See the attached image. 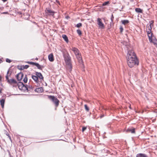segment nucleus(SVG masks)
<instances>
[{
	"mask_svg": "<svg viewBox=\"0 0 157 157\" xmlns=\"http://www.w3.org/2000/svg\"><path fill=\"white\" fill-rule=\"evenodd\" d=\"M127 58V64L129 67H132L135 65H138V60L133 50L128 51Z\"/></svg>",
	"mask_w": 157,
	"mask_h": 157,
	"instance_id": "obj_1",
	"label": "nucleus"
},
{
	"mask_svg": "<svg viewBox=\"0 0 157 157\" xmlns=\"http://www.w3.org/2000/svg\"><path fill=\"white\" fill-rule=\"evenodd\" d=\"M63 56L66 64L70 66L71 68H72V66L70 62L71 58L69 54L67 52L63 53Z\"/></svg>",
	"mask_w": 157,
	"mask_h": 157,
	"instance_id": "obj_2",
	"label": "nucleus"
},
{
	"mask_svg": "<svg viewBox=\"0 0 157 157\" xmlns=\"http://www.w3.org/2000/svg\"><path fill=\"white\" fill-rule=\"evenodd\" d=\"M48 98L53 102L56 107L58 106L59 105V101L57 98L53 96L48 95Z\"/></svg>",
	"mask_w": 157,
	"mask_h": 157,
	"instance_id": "obj_3",
	"label": "nucleus"
},
{
	"mask_svg": "<svg viewBox=\"0 0 157 157\" xmlns=\"http://www.w3.org/2000/svg\"><path fill=\"white\" fill-rule=\"evenodd\" d=\"M35 75L38 78H39L40 80V82H42L44 80V77L41 73L36 72Z\"/></svg>",
	"mask_w": 157,
	"mask_h": 157,
	"instance_id": "obj_4",
	"label": "nucleus"
},
{
	"mask_svg": "<svg viewBox=\"0 0 157 157\" xmlns=\"http://www.w3.org/2000/svg\"><path fill=\"white\" fill-rule=\"evenodd\" d=\"M98 24L99 25V27L101 29H103L104 28V25L101 22V19L98 18L97 19Z\"/></svg>",
	"mask_w": 157,
	"mask_h": 157,
	"instance_id": "obj_5",
	"label": "nucleus"
},
{
	"mask_svg": "<svg viewBox=\"0 0 157 157\" xmlns=\"http://www.w3.org/2000/svg\"><path fill=\"white\" fill-rule=\"evenodd\" d=\"M28 63L29 64L36 66V67H37L38 69L40 70H42V68L41 66L38 63L29 62H28Z\"/></svg>",
	"mask_w": 157,
	"mask_h": 157,
	"instance_id": "obj_6",
	"label": "nucleus"
},
{
	"mask_svg": "<svg viewBox=\"0 0 157 157\" xmlns=\"http://www.w3.org/2000/svg\"><path fill=\"white\" fill-rule=\"evenodd\" d=\"M23 74L22 73H18L16 76V78L18 81H21L23 76Z\"/></svg>",
	"mask_w": 157,
	"mask_h": 157,
	"instance_id": "obj_7",
	"label": "nucleus"
},
{
	"mask_svg": "<svg viewBox=\"0 0 157 157\" xmlns=\"http://www.w3.org/2000/svg\"><path fill=\"white\" fill-rule=\"evenodd\" d=\"M31 77L34 80L35 83H39V81L38 80V78H37V77L36 75H32Z\"/></svg>",
	"mask_w": 157,
	"mask_h": 157,
	"instance_id": "obj_8",
	"label": "nucleus"
},
{
	"mask_svg": "<svg viewBox=\"0 0 157 157\" xmlns=\"http://www.w3.org/2000/svg\"><path fill=\"white\" fill-rule=\"evenodd\" d=\"M71 50L74 52L75 56L78 55L79 53V51L75 47L72 48Z\"/></svg>",
	"mask_w": 157,
	"mask_h": 157,
	"instance_id": "obj_9",
	"label": "nucleus"
},
{
	"mask_svg": "<svg viewBox=\"0 0 157 157\" xmlns=\"http://www.w3.org/2000/svg\"><path fill=\"white\" fill-rule=\"evenodd\" d=\"M46 11L47 13H49L50 15L52 16H53L54 15L55 12L49 9H48L47 8Z\"/></svg>",
	"mask_w": 157,
	"mask_h": 157,
	"instance_id": "obj_10",
	"label": "nucleus"
},
{
	"mask_svg": "<svg viewBox=\"0 0 157 157\" xmlns=\"http://www.w3.org/2000/svg\"><path fill=\"white\" fill-rule=\"evenodd\" d=\"M35 91L36 92L40 93L43 91V89L42 87H40L35 89Z\"/></svg>",
	"mask_w": 157,
	"mask_h": 157,
	"instance_id": "obj_11",
	"label": "nucleus"
},
{
	"mask_svg": "<svg viewBox=\"0 0 157 157\" xmlns=\"http://www.w3.org/2000/svg\"><path fill=\"white\" fill-rule=\"evenodd\" d=\"M136 157H148V156L145 154L138 153L136 156Z\"/></svg>",
	"mask_w": 157,
	"mask_h": 157,
	"instance_id": "obj_12",
	"label": "nucleus"
},
{
	"mask_svg": "<svg viewBox=\"0 0 157 157\" xmlns=\"http://www.w3.org/2000/svg\"><path fill=\"white\" fill-rule=\"evenodd\" d=\"M8 82L11 84L13 83L17 84V82L14 79H11L8 81Z\"/></svg>",
	"mask_w": 157,
	"mask_h": 157,
	"instance_id": "obj_13",
	"label": "nucleus"
},
{
	"mask_svg": "<svg viewBox=\"0 0 157 157\" xmlns=\"http://www.w3.org/2000/svg\"><path fill=\"white\" fill-rule=\"evenodd\" d=\"M24 84L23 83L19 82L17 83V86L19 89L21 90L22 89V87L24 86Z\"/></svg>",
	"mask_w": 157,
	"mask_h": 157,
	"instance_id": "obj_14",
	"label": "nucleus"
},
{
	"mask_svg": "<svg viewBox=\"0 0 157 157\" xmlns=\"http://www.w3.org/2000/svg\"><path fill=\"white\" fill-rule=\"evenodd\" d=\"M48 58L49 60L51 62H52L54 60L53 55L52 53H51L48 55Z\"/></svg>",
	"mask_w": 157,
	"mask_h": 157,
	"instance_id": "obj_15",
	"label": "nucleus"
},
{
	"mask_svg": "<svg viewBox=\"0 0 157 157\" xmlns=\"http://www.w3.org/2000/svg\"><path fill=\"white\" fill-rule=\"evenodd\" d=\"M77 59H78L79 62L80 63L82 62V58L81 57V55L79 54L78 55H76Z\"/></svg>",
	"mask_w": 157,
	"mask_h": 157,
	"instance_id": "obj_16",
	"label": "nucleus"
},
{
	"mask_svg": "<svg viewBox=\"0 0 157 157\" xmlns=\"http://www.w3.org/2000/svg\"><path fill=\"white\" fill-rule=\"evenodd\" d=\"M62 37L67 43H68L69 41L68 38L66 35L63 34L62 35Z\"/></svg>",
	"mask_w": 157,
	"mask_h": 157,
	"instance_id": "obj_17",
	"label": "nucleus"
},
{
	"mask_svg": "<svg viewBox=\"0 0 157 157\" xmlns=\"http://www.w3.org/2000/svg\"><path fill=\"white\" fill-rule=\"evenodd\" d=\"M5 102V99H2L0 100V104L2 107L3 108L4 107V103Z\"/></svg>",
	"mask_w": 157,
	"mask_h": 157,
	"instance_id": "obj_18",
	"label": "nucleus"
},
{
	"mask_svg": "<svg viewBox=\"0 0 157 157\" xmlns=\"http://www.w3.org/2000/svg\"><path fill=\"white\" fill-rule=\"evenodd\" d=\"M29 67L28 65H23L21 66V67L19 69L21 70H23L25 69H27Z\"/></svg>",
	"mask_w": 157,
	"mask_h": 157,
	"instance_id": "obj_19",
	"label": "nucleus"
},
{
	"mask_svg": "<svg viewBox=\"0 0 157 157\" xmlns=\"http://www.w3.org/2000/svg\"><path fill=\"white\" fill-rule=\"evenodd\" d=\"M22 89L21 90H22L24 91H28V87L27 85H24V86L22 88Z\"/></svg>",
	"mask_w": 157,
	"mask_h": 157,
	"instance_id": "obj_20",
	"label": "nucleus"
},
{
	"mask_svg": "<svg viewBox=\"0 0 157 157\" xmlns=\"http://www.w3.org/2000/svg\"><path fill=\"white\" fill-rule=\"evenodd\" d=\"M121 22L124 25H126L129 23V21L128 20H122L121 21Z\"/></svg>",
	"mask_w": 157,
	"mask_h": 157,
	"instance_id": "obj_21",
	"label": "nucleus"
},
{
	"mask_svg": "<svg viewBox=\"0 0 157 157\" xmlns=\"http://www.w3.org/2000/svg\"><path fill=\"white\" fill-rule=\"evenodd\" d=\"M135 11L137 13H142L143 10L140 8H136L135 9Z\"/></svg>",
	"mask_w": 157,
	"mask_h": 157,
	"instance_id": "obj_22",
	"label": "nucleus"
},
{
	"mask_svg": "<svg viewBox=\"0 0 157 157\" xmlns=\"http://www.w3.org/2000/svg\"><path fill=\"white\" fill-rule=\"evenodd\" d=\"M152 33L147 34L148 38H149V41L151 42L152 41Z\"/></svg>",
	"mask_w": 157,
	"mask_h": 157,
	"instance_id": "obj_23",
	"label": "nucleus"
},
{
	"mask_svg": "<svg viewBox=\"0 0 157 157\" xmlns=\"http://www.w3.org/2000/svg\"><path fill=\"white\" fill-rule=\"evenodd\" d=\"M127 131L128 132H131V133H134L135 132V130L134 128H128L127 129Z\"/></svg>",
	"mask_w": 157,
	"mask_h": 157,
	"instance_id": "obj_24",
	"label": "nucleus"
},
{
	"mask_svg": "<svg viewBox=\"0 0 157 157\" xmlns=\"http://www.w3.org/2000/svg\"><path fill=\"white\" fill-rule=\"evenodd\" d=\"M27 87H28V91H32L33 90V87L31 85H29V86H28L27 85Z\"/></svg>",
	"mask_w": 157,
	"mask_h": 157,
	"instance_id": "obj_25",
	"label": "nucleus"
},
{
	"mask_svg": "<svg viewBox=\"0 0 157 157\" xmlns=\"http://www.w3.org/2000/svg\"><path fill=\"white\" fill-rule=\"evenodd\" d=\"M114 19V17L113 14H112L111 17V22H110V25H112V24L113 25V21Z\"/></svg>",
	"mask_w": 157,
	"mask_h": 157,
	"instance_id": "obj_26",
	"label": "nucleus"
},
{
	"mask_svg": "<svg viewBox=\"0 0 157 157\" xmlns=\"http://www.w3.org/2000/svg\"><path fill=\"white\" fill-rule=\"evenodd\" d=\"M147 30H151V26L150 25H147Z\"/></svg>",
	"mask_w": 157,
	"mask_h": 157,
	"instance_id": "obj_27",
	"label": "nucleus"
},
{
	"mask_svg": "<svg viewBox=\"0 0 157 157\" xmlns=\"http://www.w3.org/2000/svg\"><path fill=\"white\" fill-rule=\"evenodd\" d=\"M28 81V78L27 76L25 75V78H24L23 81L25 83H26Z\"/></svg>",
	"mask_w": 157,
	"mask_h": 157,
	"instance_id": "obj_28",
	"label": "nucleus"
},
{
	"mask_svg": "<svg viewBox=\"0 0 157 157\" xmlns=\"http://www.w3.org/2000/svg\"><path fill=\"white\" fill-rule=\"evenodd\" d=\"M84 107H85V110L86 111L88 112L89 110V107L87 106V105L86 104L85 105Z\"/></svg>",
	"mask_w": 157,
	"mask_h": 157,
	"instance_id": "obj_29",
	"label": "nucleus"
},
{
	"mask_svg": "<svg viewBox=\"0 0 157 157\" xmlns=\"http://www.w3.org/2000/svg\"><path fill=\"white\" fill-rule=\"evenodd\" d=\"M109 4V1L106 2H104L103 3L102 6H105Z\"/></svg>",
	"mask_w": 157,
	"mask_h": 157,
	"instance_id": "obj_30",
	"label": "nucleus"
},
{
	"mask_svg": "<svg viewBox=\"0 0 157 157\" xmlns=\"http://www.w3.org/2000/svg\"><path fill=\"white\" fill-rule=\"evenodd\" d=\"M82 26V24L81 23H79L77 24L76 25V27L77 28H79Z\"/></svg>",
	"mask_w": 157,
	"mask_h": 157,
	"instance_id": "obj_31",
	"label": "nucleus"
},
{
	"mask_svg": "<svg viewBox=\"0 0 157 157\" xmlns=\"http://www.w3.org/2000/svg\"><path fill=\"white\" fill-rule=\"evenodd\" d=\"M77 32L78 34L79 35H81L82 34V32L81 31L80 29H78L77 30Z\"/></svg>",
	"mask_w": 157,
	"mask_h": 157,
	"instance_id": "obj_32",
	"label": "nucleus"
},
{
	"mask_svg": "<svg viewBox=\"0 0 157 157\" xmlns=\"http://www.w3.org/2000/svg\"><path fill=\"white\" fill-rule=\"evenodd\" d=\"M6 61L7 62H8L9 63H10L11 62V61L8 58H7L6 59Z\"/></svg>",
	"mask_w": 157,
	"mask_h": 157,
	"instance_id": "obj_33",
	"label": "nucleus"
},
{
	"mask_svg": "<svg viewBox=\"0 0 157 157\" xmlns=\"http://www.w3.org/2000/svg\"><path fill=\"white\" fill-rule=\"evenodd\" d=\"M10 74L9 75H6V80L8 81H9V76H10Z\"/></svg>",
	"mask_w": 157,
	"mask_h": 157,
	"instance_id": "obj_34",
	"label": "nucleus"
},
{
	"mask_svg": "<svg viewBox=\"0 0 157 157\" xmlns=\"http://www.w3.org/2000/svg\"><path fill=\"white\" fill-rule=\"evenodd\" d=\"M6 135L7 136H8V137L9 138V139L10 140H11V137L10 136L9 134L8 133V132H6Z\"/></svg>",
	"mask_w": 157,
	"mask_h": 157,
	"instance_id": "obj_35",
	"label": "nucleus"
},
{
	"mask_svg": "<svg viewBox=\"0 0 157 157\" xmlns=\"http://www.w3.org/2000/svg\"><path fill=\"white\" fill-rule=\"evenodd\" d=\"M86 127H83L82 128V131L83 132L85 130H86Z\"/></svg>",
	"mask_w": 157,
	"mask_h": 157,
	"instance_id": "obj_36",
	"label": "nucleus"
},
{
	"mask_svg": "<svg viewBox=\"0 0 157 157\" xmlns=\"http://www.w3.org/2000/svg\"><path fill=\"white\" fill-rule=\"evenodd\" d=\"M121 32H122L123 30V29L122 27L121 26L120 28Z\"/></svg>",
	"mask_w": 157,
	"mask_h": 157,
	"instance_id": "obj_37",
	"label": "nucleus"
},
{
	"mask_svg": "<svg viewBox=\"0 0 157 157\" xmlns=\"http://www.w3.org/2000/svg\"><path fill=\"white\" fill-rule=\"evenodd\" d=\"M149 23H150V25H150L151 26V25H152L153 24V23L154 21H150Z\"/></svg>",
	"mask_w": 157,
	"mask_h": 157,
	"instance_id": "obj_38",
	"label": "nucleus"
},
{
	"mask_svg": "<svg viewBox=\"0 0 157 157\" xmlns=\"http://www.w3.org/2000/svg\"><path fill=\"white\" fill-rule=\"evenodd\" d=\"M147 34L151 33V30L149 31L147 30Z\"/></svg>",
	"mask_w": 157,
	"mask_h": 157,
	"instance_id": "obj_39",
	"label": "nucleus"
},
{
	"mask_svg": "<svg viewBox=\"0 0 157 157\" xmlns=\"http://www.w3.org/2000/svg\"><path fill=\"white\" fill-rule=\"evenodd\" d=\"M104 114H102V115H101V116H100V117L101 118H102L103 117H104Z\"/></svg>",
	"mask_w": 157,
	"mask_h": 157,
	"instance_id": "obj_40",
	"label": "nucleus"
},
{
	"mask_svg": "<svg viewBox=\"0 0 157 157\" xmlns=\"http://www.w3.org/2000/svg\"><path fill=\"white\" fill-rule=\"evenodd\" d=\"M56 3H59V1L58 0H56Z\"/></svg>",
	"mask_w": 157,
	"mask_h": 157,
	"instance_id": "obj_41",
	"label": "nucleus"
},
{
	"mask_svg": "<svg viewBox=\"0 0 157 157\" xmlns=\"http://www.w3.org/2000/svg\"><path fill=\"white\" fill-rule=\"evenodd\" d=\"M9 70H8V71H7V73L6 75H9Z\"/></svg>",
	"mask_w": 157,
	"mask_h": 157,
	"instance_id": "obj_42",
	"label": "nucleus"
},
{
	"mask_svg": "<svg viewBox=\"0 0 157 157\" xmlns=\"http://www.w3.org/2000/svg\"><path fill=\"white\" fill-rule=\"evenodd\" d=\"M66 18L67 19H68V18H69V17L68 16H66Z\"/></svg>",
	"mask_w": 157,
	"mask_h": 157,
	"instance_id": "obj_43",
	"label": "nucleus"
},
{
	"mask_svg": "<svg viewBox=\"0 0 157 157\" xmlns=\"http://www.w3.org/2000/svg\"><path fill=\"white\" fill-rule=\"evenodd\" d=\"M2 1H3V2H5L7 0H2Z\"/></svg>",
	"mask_w": 157,
	"mask_h": 157,
	"instance_id": "obj_44",
	"label": "nucleus"
},
{
	"mask_svg": "<svg viewBox=\"0 0 157 157\" xmlns=\"http://www.w3.org/2000/svg\"><path fill=\"white\" fill-rule=\"evenodd\" d=\"M1 93V91L0 90V93Z\"/></svg>",
	"mask_w": 157,
	"mask_h": 157,
	"instance_id": "obj_45",
	"label": "nucleus"
},
{
	"mask_svg": "<svg viewBox=\"0 0 157 157\" xmlns=\"http://www.w3.org/2000/svg\"><path fill=\"white\" fill-rule=\"evenodd\" d=\"M36 60H38V59H37V58H36Z\"/></svg>",
	"mask_w": 157,
	"mask_h": 157,
	"instance_id": "obj_46",
	"label": "nucleus"
},
{
	"mask_svg": "<svg viewBox=\"0 0 157 157\" xmlns=\"http://www.w3.org/2000/svg\"><path fill=\"white\" fill-rule=\"evenodd\" d=\"M4 13H6L5 12H4Z\"/></svg>",
	"mask_w": 157,
	"mask_h": 157,
	"instance_id": "obj_47",
	"label": "nucleus"
},
{
	"mask_svg": "<svg viewBox=\"0 0 157 157\" xmlns=\"http://www.w3.org/2000/svg\"><path fill=\"white\" fill-rule=\"evenodd\" d=\"M4 13H6L5 12H4Z\"/></svg>",
	"mask_w": 157,
	"mask_h": 157,
	"instance_id": "obj_48",
	"label": "nucleus"
}]
</instances>
